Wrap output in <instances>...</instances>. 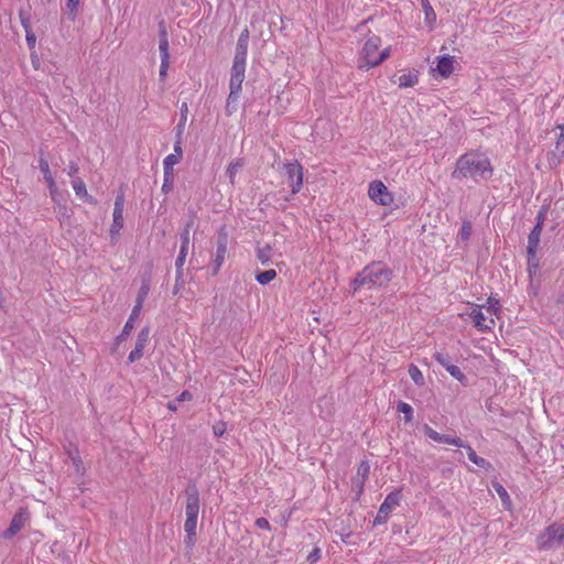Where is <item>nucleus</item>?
I'll return each instance as SVG.
<instances>
[{
  "mask_svg": "<svg viewBox=\"0 0 564 564\" xmlns=\"http://www.w3.org/2000/svg\"><path fill=\"white\" fill-rule=\"evenodd\" d=\"M491 165L485 154L470 152L460 156L453 172V177L488 178L491 176Z\"/></svg>",
  "mask_w": 564,
  "mask_h": 564,
  "instance_id": "1",
  "label": "nucleus"
},
{
  "mask_svg": "<svg viewBox=\"0 0 564 564\" xmlns=\"http://www.w3.org/2000/svg\"><path fill=\"white\" fill-rule=\"evenodd\" d=\"M392 276L393 272L388 265L380 261L371 262L354 279V292H357L361 288L368 290L384 288L391 281Z\"/></svg>",
  "mask_w": 564,
  "mask_h": 564,
  "instance_id": "2",
  "label": "nucleus"
},
{
  "mask_svg": "<svg viewBox=\"0 0 564 564\" xmlns=\"http://www.w3.org/2000/svg\"><path fill=\"white\" fill-rule=\"evenodd\" d=\"M380 44L381 39L378 35L372 34L367 39L359 54L360 69L368 70L376 67L390 56V47L378 53Z\"/></svg>",
  "mask_w": 564,
  "mask_h": 564,
  "instance_id": "3",
  "label": "nucleus"
},
{
  "mask_svg": "<svg viewBox=\"0 0 564 564\" xmlns=\"http://www.w3.org/2000/svg\"><path fill=\"white\" fill-rule=\"evenodd\" d=\"M536 545L540 550L564 547V522L552 523L538 536Z\"/></svg>",
  "mask_w": 564,
  "mask_h": 564,
  "instance_id": "4",
  "label": "nucleus"
},
{
  "mask_svg": "<svg viewBox=\"0 0 564 564\" xmlns=\"http://www.w3.org/2000/svg\"><path fill=\"white\" fill-rule=\"evenodd\" d=\"M401 495L400 491L390 492L384 501L381 503L377 516L373 520V525L382 524L387 521L392 510L400 503Z\"/></svg>",
  "mask_w": 564,
  "mask_h": 564,
  "instance_id": "5",
  "label": "nucleus"
},
{
  "mask_svg": "<svg viewBox=\"0 0 564 564\" xmlns=\"http://www.w3.org/2000/svg\"><path fill=\"white\" fill-rule=\"evenodd\" d=\"M368 195L373 202L382 206H388L393 202L392 194L381 181H373L369 184Z\"/></svg>",
  "mask_w": 564,
  "mask_h": 564,
  "instance_id": "6",
  "label": "nucleus"
},
{
  "mask_svg": "<svg viewBox=\"0 0 564 564\" xmlns=\"http://www.w3.org/2000/svg\"><path fill=\"white\" fill-rule=\"evenodd\" d=\"M285 175L292 188V194L300 192L303 185V167L295 161L284 164Z\"/></svg>",
  "mask_w": 564,
  "mask_h": 564,
  "instance_id": "7",
  "label": "nucleus"
},
{
  "mask_svg": "<svg viewBox=\"0 0 564 564\" xmlns=\"http://www.w3.org/2000/svg\"><path fill=\"white\" fill-rule=\"evenodd\" d=\"M185 497H186V502H185L186 517L197 518L199 508H200L199 492H198L197 487L195 485H189L185 489Z\"/></svg>",
  "mask_w": 564,
  "mask_h": 564,
  "instance_id": "8",
  "label": "nucleus"
},
{
  "mask_svg": "<svg viewBox=\"0 0 564 564\" xmlns=\"http://www.w3.org/2000/svg\"><path fill=\"white\" fill-rule=\"evenodd\" d=\"M467 315L474 323V326L480 332L491 330L495 326V319L487 317L479 305H476Z\"/></svg>",
  "mask_w": 564,
  "mask_h": 564,
  "instance_id": "9",
  "label": "nucleus"
},
{
  "mask_svg": "<svg viewBox=\"0 0 564 564\" xmlns=\"http://www.w3.org/2000/svg\"><path fill=\"white\" fill-rule=\"evenodd\" d=\"M149 338H150V328L143 327L138 334L134 349L128 356L129 362H131V364L135 362L143 356V350L149 341Z\"/></svg>",
  "mask_w": 564,
  "mask_h": 564,
  "instance_id": "10",
  "label": "nucleus"
},
{
  "mask_svg": "<svg viewBox=\"0 0 564 564\" xmlns=\"http://www.w3.org/2000/svg\"><path fill=\"white\" fill-rule=\"evenodd\" d=\"M26 520L28 512L25 510H20L19 512H17L13 516L9 528L2 533V536L4 539L13 538L18 532L22 530V528L25 525Z\"/></svg>",
  "mask_w": 564,
  "mask_h": 564,
  "instance_id": "11",
  "label": "nucleus"
},
{
  "mask_svg": "<svg viewBox=\"0 0 564 564\" xmlns=\"http://www.w3.org/2000/svg\"><path fill=\"white\" fill-rule=\"evenodd\" d=\"M227 253V237L218 239L216 257L213 261V275H216L225 261Z\"/></svg>",
  "mask_w": 564,
  "mask_h": 564,
  "instance_id": "12",
  "label": "nucleus"
},
{
  "mask_svg": "<svg viewBox=\"0 0 564 564\" xmlns=\"http://www.w3.org/2000/svg\"><path fill=\"white\" fill-rule=\"evenodd\" d=\"M435 70L443 78H447L454 70V56L445 55L437 57Z\"/></svg>",
  "mask_w": 564,
  "mask_h": 564,
  "instance_id": "13",
  "label": "nucleus"
},
{
  "mask_svg": "<svg viewBox=\"0 0 564 564\" xmlns=\"http://www.w3.org/2000/svg\"><path fill=\"white\" fill-rule=\"evenodd\" d=\"M196 527H197V518L186 517L184 523V530L186 532L185 544L187 547L192 549L196 542Z\"/></svg>",
  "mask_w": 564,
  "mask_h": 564,
  "instance_id": "14",
  "label": "nucleus"
},
{
  "mask_svg": "<svg viewBox=\"0 0 564 564\" xmlns=\"http://www.w3.org/2000/svg\"><path fill=\"white\" fill-rule=\"evenodd\" d=\"M181 159L177 158V155L175 154H169L164 161H163V165H164V181L165 183L163 184V189L166 187V183L167 182H172L173 181V177H174V173H173V166L175 164H177L180 162Z\"/></svg>",
  "mask_w": 564,
  "mask_h": 564,
  "instance_id": "15",
  "label": "nucleus"
},
{
  "mask_svg": "<svg viewBox=\"0 0 564 564\" xmlns=\"http://www.w3.org/2000/svg\"><path fill=\"white\" fill-rule=\"evenodd\" d=\"M149 291H150V284H149V282L144 281L142 283L141 288L139 289L138 296H137V300H135V304H134V306L132 308V315L133 316H139L140 315L142 306H143V302H144L145 297L148 296Z\"/></svg>",
  "mask_w": 564,
  "mask_h": 564,
  "instance_id": "16",
  "label": "nucleus"
},
{
  "mask_svg": "<svg viewBox=\"0 0 564 564\" xmlns=\"http://www.w3.org/2000/svg\"><path fill=\"white\" fill-rule=\"evenodd\" d=\"M72 185H73V189H74L75 194L78 197L85 199L88 203H95V199L88 194V192L86 189V185L82 178L74 177V180L72 181Z\"/></svg>",
  "mask_w": 564,
  "mask_h": 564,
  "instance_id": "17",
  "label": "nucleus"
},
{
  "mask_svg": "<svg viewBox=\"0 0 564 564\" xmlns=\"http://www.w3.org/2000/svg\"><path fill=\"white\" fill-rule=\"evenodd\" d=\"M421 6L424 12V22L432 30L436 22V13L429 0H421Z\"/></svg>",
  "mask_w": 564,
  "mask_h": 564,
  "instance_id": "18",
  "label": "nucleus"
},
{
  "mask_svg": "<svg viewBox=\"0 0 564 564\" xmlns=\"http://www.w3.org/2000/svg\"><path fill=\"white\" fill-rule=\"evenodd\" d=\"M159 51L161 59H170L167 32L162 24L160 25Z\"/></svg>",
  "mask_w": 564,
  "mask_h": 564,
  "instance_id": "19",
  "label": "nucleus"
},
{
  "mask_svg": "<svg viewBox=\"0 0 564 564\" xmlns=\"http://www.w3.org/2000/svg\"><path fill=\"white\" fill-rule=\"evenodd\" d=\"M419 76L416 70H410L398 78V86L400 88L413 87L417 84Z\"/></svg>",
  "mask_w": 564,
  "mask_h": 564,
  "instance_id": "20",
  "label": "nucleus"
},
{
  "mask_svg": "<svg viewBox=\"0 0 564 564\" xmlns=\"http://www.w3.org/2000/svg\"><path fill=\"white\" fill-rule=\"evenodd\" d=\"M541 232L542 229H540L539 225H535L528 236L527 251L538 250V247L540 245Z\"/></svg>",
  "mask_w": 564,
  "mask_h": 564,
  "instance_id": "21",
  "label": "nucleus"
},
{
  "mask_svg": "<svg viewBox=\"0 0 564 564\" xmlns=\"http://www.w3.org/2000/svg\"><path fill=\"white\" fill-rule=\"evenodd\" d=\"M188 249L181 247L178 256L175 261V268H176V283L182 281L183 279V267L187 257Z\"/></svg>",
  "mask_w": 564,
  "mask_h": 564,
  "instance_id": "22",
  "label": "nucleus"
},
{
  "mask_svg": "<svg viewBox=\"0 0 564 564\" xmlns=\"http://www.w3.org/2000/svg\"><path fill=\"white\" fill-rule=\"evenodd\" d=\"M40 153H41V155H43L42 150L40 151ZM39 167H40L41 172L43 173L44 181L47 183V186L53 187L54 178L51 174L48 162L43 156H41L39 160Z\"/></svg>",
  "mask_w": 564,
  "mask_h": 564,
  "instance_id": "23",
  "label": "nucleus"
},
{
  "mask_svg": "<svg viewBox=\"0 0 564 564\" xmlns=\"http://www.w3.org/2000/svg\"><path fill=\"white\" fill-rule=\"evenodd\" d=\"M112 216L113 220L110 227V235L113 237L115 235H118L123 227V210L113 209Z\"/></svg>",
  "mask_w": 564,
  "mask_h": 564,
  "instance_id": "24",
  "label": "nucleus"
},
{
  "mask_svg": "<svg viewBox=\"0 0 564 564\" xmlns=\"http://www.w3.org/2000/svg\"><path fill=\"white\" fill-rule=\"evenodd\" d=\"M138 317L139 316H133L132 313L130 314V317L126 322L121 334L118 335L117 338H116L117 344H120V343L126 340V338L129 336V334L131 333V330L134 327V319L138 318Z\"/></svg>",
  "mask_w": 564,
  "mask_h": 564,
  "instance_id": "25",
  "label": "nucleus"
},
{
  "mask_svg": "<svg viewBox=\"0 0 564 564\" xmlns=\"http://www.w3.org/2000/svg\"><path fill=\"white\" fill-rule=\"evenodd\" d=\"M563 155H564V143H555V149L549 154L550 165L556 166L557 164H560Z\"/></svg>",
  "mask_w": 564,
  "mask_h": 564,
  "instance_id": "26",
  "label": "nucleus"
},
{
  "mask_svg": "<svg viewBox=\"0 0 564 564\" xmlns=\"http://www.w3.org/2000/svg\"><path fill=\"white\" fill-rule=\"evenodd\" d=\"M238 99H239V94L231 93V91L229 93V96H228L227 102H226V107H225V111H226L227 116H231L234 112L237 111Z\"/></svg>",
  "mask_w": 564,
  "mask_h": 564,
  "instance_id": "27",
  "label": "nucleus"
},
{
  "mask_svg": "<svg viewBox=\"0 0 564 564\" xmlns=\"http://www.w3.org/2000/svg\"><path fill=\"white\" fill-rule=\"evenodd\" d=\"M463 448L467 451L468 458L477 466L484 468L488 465V462L485 458L478 456L468 444L465 443V446H463Z\"/></svg>",
  "mask_w": 564,
  "mask_h": 564,
  "instance_id": "28",
  "label": "nucleus"
},
{
  "mask_svg": "<svg viewBox=\"0 0 564 564\" xmlns=\"http://www.w3.org/2000/svg\"><path fill=\"white\" fill-rule=\"evenodd\" d=\"M276 278V271L273 269L265 270L263 272H259L256 275V280L258 283L265 285L270 283L272 280Z\"/></svg>",
  "mask_w": 564,
  "mask_h": 564,
  "instance_id": "29",
  "label": "nucleus"
},
{
  "mask_svg": "<svg viewBox=\"0 0 564 564\" xmlns=\"http://www.w3.org/2000/svg\"><path fill=\"white\" fill-rule=\"evenodd\" d=\"M370 474V465L367 462H362L357 470L358 479H360V491L364 490L365 481Z\"/></svg>",
  "mask_w": 564,
  "mask_h": 564,
  "instance_id": "30",
  "label": "nucleus"
},
{
  "mask_svg": "<svg viewBox=\"0 0 564 564\" xmlns=\"http://www.w3.org/2000/svg\"><path fill=\"white\" fill-rule=\"evenodd\" d=\"M494 488L497 491L498 496L500 497L503 506L507 508H510L511 499H510L508 491L505 489V487L499 482H495Z\"/></svg>",
  "mask_w": 564,
  "mask_h": 564,
  "instance_id": "31",
  "label": "nucleus"
},
{
  "mask_svg": "<svg viewBox=\"0 0 564 564\" xmlns=\"http://www.w3.org/2000/svg\"><path fill=\"white\" fill-rule=\"evenodd\" d=\"M447 371L449 372V375L455 378L456 380H458L463 386H467L468 383V379L467 377L464 375V372L460 370L459 367L455 366V365H452L451 367H447Z\"/></svg>",
  "mask_w": 564,
  "mask_h": 564,
  "instance_id": "32",
  "label": "nucleus"
},
{
  "mask_svg": "<svg viewBox=\"0 0 564 564\" xmlns=\"http://www.w3.org/2000/svg\"><path fill=\"white\" fill-rule=\"evenodd\" d=\"M245 165L242 159H237L235 162H231L227 169V174L230 180V183L234 184L236 173Z\"/></svg>",
  "mask_w": 564,
  "mask_h": 564,
  "instance_id": "33",
  "label": "nucleus"
},
{
  "mask_svg": "<svg viewBox=\"0 0 564 564\" xmlns=\"http://www.w3.org/2000/svg\"><path fill=\"white\" fill-rule=\"evenodd\" d=\"M257 258L263 265H268L271 262V247L265 246L263 248H259L257 251Z\"/></svg>",
  "mask_w": 564,
  "mask_h": 564,
  "instance_id": "34",
  "label": "nucleus"
},
{
  "mask_svg": "<svg viewBox=\"0 0 564 564\" xmlns=\"http://www.w3.org/2000/svg\"><path fill=\"white\" fill-rule=\"evenodd\" d=\"M409 375H410L411 379L415 382V384H417V386L424 384L423 373L415 365H413V364L410 365Z\"/></svg>",
  "mask_w": 564,
  "mask_h": 564,
  "instance_id": "35",
  "label": "nucleus"
},
{
  "mask_svg": "<svg viewBox=\"0 0 564 564\" xmlns=\"http://www.w3.org/2000/svg\"><path fill=\"white\" fill-rule=\"evenodd\" d=\"M397 410L404 414V421L406 423L411 422L413 419V409L409 403L400 401L397 405Z\"/></svg>",
  "mask_w": 564,
  "mask_h": 564,
  "instance_id": "36",
  "label": "nucleus"
},
{
  "mask_svg": "<svg viewBox=\"0 0 564 564\" xmlns=\"http://www.w3.org/2000/svg\"><path fill=\"white\" fill-rule=\"evenodd\" d=\"M245 76L230 75L229 88L231 93L239 94Z\"/></svg>",
  "mask_w": 564,
  "mask_h": 564,
  "instance_id": "37",
  "label": "nucleus"
},
{
  "mask_svg": "<svg viewBox=\"0 0 564 564\" xmlns=\"http://www.w3.org/2000/svg\"><path fill=\"white\" fill-rule=\"evenodd\" d=\"M247 52H248V44L237 42L234 59L246 62L247 61Z\"/></svg>",
  "mask_w": 564,
  "mask_h": 564,
  "instance_id": "38",
  "label": "nucleus"
},
{
  "mask_svg": "<svg viewBox=\"0 0 564 564\" xmlns=\"http://www.w3.org/2000/svg\"><path fill=\"white\" fill-rule=\"evenodd\" d=\"M245 72H246V62L234 59L230 75L245 76Z\"/></svg>",
  "mask_w": 564,
  "mask_h": 564,
  "instance_id": "39",
  "label": "nucleus"
},
{
  "mask_svg": "<svg viewBox=\"0 0 564 564\" xmlns=\"http://www.w3.org/2000/svg\"><path fill=\"white\" fill-rule=\"evenodd\" d=\"M482 307L486 308L487 313H489L490 317H491L492 315L497 314V312L499 311L500 304L497 299L489 297L487 300V305H484Z\"/></svg>",
  "mask_w": 564,
  "mask_h": 564,
  "instance_id": "40",
  "label": "nucleus"
},
{
  "mask_svg": "<svg viewBox=\"0 0 564 564\" xmlns=\"http://www.w3.org/2000/svg\"><path fill=\"white\" fill-rule=\"evenodd\" d=\"M423 431H424L425 435L429 436L434 442H437V443L442 442V438H443L444 434H441V433L436 432L430 425L424 424L423 425Z\"/></svg>",
  "mask_w": 564,
  "mask_h": 564,
  "instance_id": "41",
  "label": "nucleus"
},
{
  "mask_svg": "<svg viewBox=\"0 0 564 564\" xmlns=\"http://www.w3.org/2000/svg\"><path fill=\"white\" fill-rule=\"evenodd\" d=\"M536 251L538 250L527 251V253H528V267L530 269H534V272H536L539 267H540L539 259L536 257Z\"/></svg>",
  "mask_w": 564,
  "mask_h": 564,
  "instance_id": "42",
  "label": "nucleus"
},
{
  "mask_svg": "<svg viewBox=\"0 0 564 564\" xmlns=\"http://www.w3.org/2000/svg\"><path fill=\"white\" fill-rule=\"evenodd\" d=\"M434 359L441 365L443 366L446 370H447V367H451L453 364L451 362V358L448 355L446 354H443V352H435L434 354Z\"/></svg>",
  "mask_w": 564,
  "mask_h": 564,
  "instance_id": "43",
  "label": "nucleus"
},
{
  "mask_svg": "<svg viewBox=\"0 0 564 564\" xmlns=\"http://www.w3.org/2000/svg\"><path fill=\"white\" fill-rule=\"evenodd\" d=\"M441 443L454 445V446H457V447L465 446V442L462 438L453 437L451 435H445V434L443 435V438H442Z\"/></svg>",
  "mask_w": 564,
  "mask_h": 564,
  "instance_id": "44",
  "label": "nucleus"
},
{
  "mask_svg": "<svg viewBox=\"0 0 564 564\" xmlns=\"http://www.w3.org/2000/svg\"><path fill=\"white\" fill-rule=\"evenodd\" d=\"M225 431H226V425L223 422H219L213 426V432H214L215 436H217V437L223 436Z\"/></svg>",
  "mask_w": 564,
  "mask_h": 564,
  "instance_id": "45",
  "label": "nucleus"
},
{
  "mask_svg": "<svg viewBox=\"0 0 564 564\" xmlns=\"http://www.w3.org/2000/svg\"><path fill=\"white\" fill-rule=\"evenodd\" d=\"M256 527H258L259 529H262V530H268L270 531L271 530V525L269 523V521L265 519V518H258L254 522Z\"/></svg>",
  "mask_w": 564,
  "mask_h": 564,
  "instance_id": "46",
  "label": "nucleus"
},
{
  "mask_svg": "<svg viewBox=\"0 0 564 564\" xmlns=\"http://www.w3.org/2000/svg\"><path fill=\"white\" fill-rule=\"evenodd\" d=\"M170 66V59H161L160 65V78L163 80L166 76L167 69Z\"/></svg>",
  "mask_w": 564,
  "mask_h": 564,
  "instance_id": "47",
  "label": "nucleus"
},
{
  "mask_svg": "<svg viewBox=\"0 0 564 564\" xmlns=\"http://www.w3.org/2000/svg\"><path fill=\"white\" fill-rule=\"evenodd\" d=\"M180 236H181V247L188 249L189 241H191L188 230H183Z\"/></svg>",
  "mask_w": 564,
  "mask_h": 564,
  "instance_id": "48",
  "label": "nucleus"
},
{
  "mask_svg": "<svg viewBox=\"0 0 564 564\" xmlns=\"http://www.w3.org/2000/svg\"><path fill=\"white\" fill-rule=\"evenodd\" d=\"M124 206V196L122 193H120L115 200V210H123Z\"/></svg>",
  "mask_w": 564,
  "mask_h": 564,
  "instance_id": "49",
  "label": "nucleus"
},
{
  "mask_svg": "<svg viewBox=\"0 0 564 564\" xmlns=\"http://www.w3.org/2000/svg\"><path fill=\"white\" fill-rule=\"evenodd\" d=\"M545 217H546V210L543 208L539 212V214L536 216V223H535V225H539L540 229H543Z\"/></svg>",
  "mask_w": 564,
  "mask_h": 564,
  "instance_id": "50",
  "label": "nucleus"
},
{
  "mask_svg": "<svg viewBox=\"0 0 564 564\" xmlns=\"http://www.w3.org/2000/svg\"><path fill=\"white\" fill-rule=\"evenodd\" d=\"M471 232V226L469 224H464L460 229V236L464 240L468 239Z\"/></svg>",
  "mask_w": 564,
  "mask_h": 564,
  "instance_id": "51",
  "label": "nucleus"
},
{
  "mask_svg": "<svg viewBox=\"0 0 564 564\" xmlns=\"http://www.w3.org/2000/svg\"><path fill=\"white\" fill-rule=\"evenodd\" d=\"M553 133H554V138L557 139V141H561L562 139H564V124H560L557 126L554 130H553Z\"/></svg>",
  "mask_w": 564,
  "mask_h": 564,
  "instance_id": "52",
  "label": "nucleus"
},
{
  "mask_svg": "<svg viewBox=\"0 0 564 564\" xmlns=\"http://www.w3.org/2000/svg\"><path fill=\"white\" fill-rule=\"evenodd\" d=\"M321 557V550L318 547H315L307 556V560L311 563L316 562Z\"/></svg>",
  "mask_w": 564,
  "mask_h": 564,
  "instance_id": "53",
  "label": "nucleus"
},
{
  "mask_svg": "<svg viewBox=\"0 0 564 564\" xmlns=\"http://www.w3.org/2000/svg\"><path fill=\"white\" fill-rule=\"evenodd\" d=\"M237 42L249 43V30L247 28L240 33Z\"/></svg>",
  "mask_w": 564,
  "mask_h": 564,
  "instance_id": "54",
  "label": "nucleus"
},
{
  "mask_svg": "<svg viewBox=\"0 0 564 564\" xmlns=\"http://www.w3.org/2000/svg\"><path fill=\"white\" fill-rule=\"evenodd\" d=\"M78 170H79L78 165L76 163L72 162L68 167V175L73 178L76 177Z\"/></svg>",
  "mask_w": 564,
  "mask_h": 564,
  "instance_id": "55",
  "label": "nucleus"
},
{
  "mask_svg": "<svg viewBox=\"0 0 564 564\" xmlns=\"http://www.w3.org/2000/svg\"><path fill=\"white\" fill-rule=\"evenodd\" d=\"M50 194L53 200H57V196L59 195L58 188L56 186V183L54 182L53 187H48Z\"/></svg>",
  "mask_w": 564,
  "mask_h": 564,
  "instance_id": "56",
  "label": "nucleus"
},
{
  "mask_svg": "<svg viewBox=\"0 0 564 564\" xmlns=\"http://www.w3.org/2000/svg\"><path fill=\"white\" fill-rule=\"evenodd\" d=\"M66 6L70 11H76L79 6V0H67Z\"/></svg>",
  "mask_w": 564,
  "mask_h": 564,
  "instance_id": "57",
  "label": "nucleus"
},
{
  "mask_svg": "<svg viewBox=\"0 0 564 564\" xmlns=\"http://www.w3.org/2000/svg\"><path fill=\"white\" fill-rule=\"evenodd\" d=\"M192 399V394L188 391H183L177 398L178 401H188Z\"/></svg>",
  "mask_w": 564,
  "mask_h": 564,
  "instance_id": "58",
  "label": "nucleus"
},
{
  "mask_svg": "<svg viewBox=\"0 0 564 564\" xmlns=\"http://www.w3.org/2000/svg\"><path fill=\"white\" fill-rule=\"evenodd\" d=\"M194 225H195V218L192 216L185 224V227L183 230H188V232H191V229L194 227Z\"/></svg>",
  "mask_w": 564,
  "mask_h": 564,
  "instance_id": "59",
  "label": "nucleus"
},
{
  "mask_svg": "<svg viewBox=\"0 0 564 564\" xmlns=\"http://www.w3.org/2000/svg\"><path fill=\"white\" fill-rule=\"evenodd\" d=\"M35 41H36V39H35V35L33 33H28L26 34V42H28V44L31 47H33L35 45Z\"/></svg>",
  "mask_w": 564,
  "mask_h": 564,
  "instance_id": "60",
  "label": "nucleus"
},
{
  "mask_svg": "<svg viewBox=\"0 0 564 564\" xmlns=\"http://www.w3.org/2000/svg\"><path fill=\"white\" fill-rule=\"evenodd\" d=\"M173 154L177 155V158H178V159H181V158H182V155H183V150H182V148H181L180 143H176V144H175V147H174V153H173Z\"/></svg>",
  "mask_w": 564,
  "mask_h": 564,
  "instance_id": "61",
  "label": "nucleus"
},
{
  "mask_svg": "<svg viewBox=\"0 0 564 564\" xmlns=\"http://www.w3.org/2000/svg\"><path fill=\"white\" fill-rule=\"evenodd\" d=\"M356 486H357V495L360 496L362 492V491H360V479L356 480Z\"/></svg>",
  "mask_w": 564,
  "mask_h": 564,
  "instance_id": "62",
  "label": "nucleus"
},
{
  "mask_svg": "<svg viewBox=\"0 0 564 564\" xmlns=\"http://www.w3.org/2000/svg\"><path fill=\"white\" fill-rule=\"evenodd\" d=\"M73 462H74V464L76 465V467H78V466H79V464L82 463V462H80V459H79V457H77V458H76V457H73Z\"/></svg>",
  "mask_w": 564,
  "mask_h": 564,
  "instance_id": "63",
  "label": "nucleus"
},
{
  "mask_svg": "<svg viewBox=\"0 0 564 564\" xmlns=\"http://www.w3.org/2000/svg\"><path fill=\"white\" fill-rule=\"evenodd\" d=\"M528 272H529L530 278H532L533 274L536 273V272H534V269H530L529 267H528Z\"/></svg>",
  "mask_w": 564,
  "mask_h": 564,
  "instance_id": "64",
  "label": "nucleus"
}]
</instances>
